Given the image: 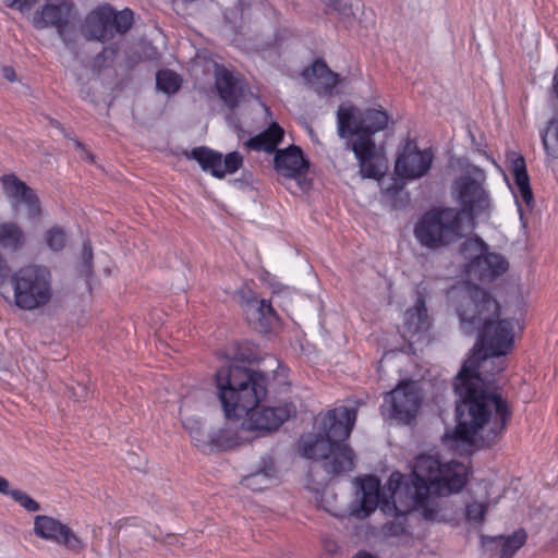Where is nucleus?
Returning <instances> with one entry per match:
<instances>
[{"mask_svg":"<svg viewBox=\"0 0 558 558\" xmlns=\"http://www.w3.org/2000/svg\"><path fill=\"white\" fill-rule=\"evenodd\" d=\"M192 422L186 421L183 423L184 427L187 429L191 439L194 441L195 446L204 449L206 445V440L204 438V433L202 432L199 426H192Z\"/></svg>","mask_w":558,"mask_h":558,"instance_id":"nucleus-39","label":"nucleus"},{"mask_svg":"<svg viewBox=\"0 0 558 558\" xmlns=\"http://www.w3.org/2000/svg\"><path fill=\"white\" fill-rule=\"evenodd\" d=\"M283 137L284 130L277 122H272L266 130L248 138L245 146L254 151L276 154L277 147L283 141Z\"/></svg>","mask_w":558,"mask_h":558,"instance_id":"nucleus-20","label":"nucleus"},{"mask_svg":"<svg viewBox=\"0 0 558 558\" xmlns=\"http://www.w3.org/2000/svg\"><path fill=\"white\" fill-rule=\"evenodd\" d=\"M181 85V76L172 70H159L156 74L157 89L167 95L175 94L180 89Z\"/></svg>","mask_w":558,"mask_h":558,"instance_id":"nucleus-26","label":"nucleus"},{"mask_svg":"<svg viewBox=\"0 0 558 558\" xmlns=\"http://www.w3.org/2000/svg\"><path fill=\"white\" fill-rule=\"evenodd\" d=\"M461 230L460 211L451 207H434L418 217L413 234L421 246L435 251L458 240Z\"/></svg>","mask_w":558,"mask_h":558,"instance_id":"nucleus-5","label":"nucleus"},{"mask_svg":"<svg viewBox=\"0 0 558 558\" xmlns=\"http://www.w3.org/2000/svg\"><path fill=\"white\" fill-rule=\"evenodd\" d=\"M25 235L22 228L14 222L0 223V246L5 250L19 251L23 247Z\"/></svg>","mask_w":558,"mask_h":558,"instance_id":"nucleus-24","label":"nucleus"},{"mask_svg":"<svg viewBox=\"0 0 558 558\" xmlns=\"http://www.w3.org/2000/svg\"><path fill=\"white\" fill-rule=\"evenodd\" d=\"M553 90L555 96L558 98V71H556L553 77Z\"/></svg>","mask_w":558,"mask_h":558,"instance_id":"nucleus-47","label":"nucleus"},{"mask_svg":"<svg viewBox=\"0 0 558 558\" xmlns=\"http://www.w3.org/2000/svg\"><path fill=\"white\" fill-rule=\"evenodd\" d=\"M187 157L196 160L203 171L217 179L233 174L243 166V157L239 151H231L223 158L221 153L207 146L193 148Z\"/></svg>","mask_w":558,"mask_h":558,"instance_id":"nucleus-14","label":"nucleus"},{"mask_svg":"<svg viewBox=\"0 0 558 558\" xmlns=\"http://www.w3.org/2000/svg\"><path fill=\"white\" fill-rule=\"evenodd\" d=\"M330 10L337 12L341 21L351 22L355 15L352 0H328L326 14Z\"/></svg>","mask_w":558,"mask_h":558,"instance_id":"nucleus-29","label":"nucleus"},{"mask_svg":"<svg viewBox=\"0 0 558 558\" xmlns=\"http://www.w3.org/2000/svg\"><path fill=\"white\" fill-rule=\"evenodd\" d=\"M356 135L352 150L357 160L373 159L376 155V144L373 134L366 132L348 133V137Z\"/></svg>","mask_w":558,"mask_h":558,"instance_id":"nucleus-25","label":"nucleus"},{"mask_svg":"<svg viewBox=\"0 0 558 558\" xmlns=\"http://www.w3.org/2000/svg\"><path fill=\"white\" fill-rule=\"evenodd\" d=\"M274 169L279 177L295 180L301 185L310 170V160L300 146L290 145L276 150Z\"/></svg>","mask_w":558,"mask_h":558,"instance_id":"nucleus-16","label":"nucleus"},{"mask_svg":"<svg viewBox=\"0 0 558 558\" xmlns=\"http://www.w3.org/2000/svg\"><path fill=\"white\" fill-rule=\"evenodd\" d=\"M488 510L487 502L473 501L466 505L465 518L470 522L482 523Z\"/></svg>","mask_w":558,"mask_h":558,"instance_id":"nucleus-32","label":"nucleus"},{"mask_svg":"<svg viewBox=\"0 0 558 558\" xmlns=\"http://www.w3.org/2000/svg\"><path fill=\"white\" fill-rule=\"evenodd\" d=\"M238 347H239V352H236L233 356H231L232 360L253 362L256 359V356L253 352H243L242 348L240 345H238Z\"/></svg>","mask_w":558,"mask_h":558,"instance_id":"nucleus-43","label":"nucleus"},{"mask_svg":"<svg viewBox=\"0 0 558 558\" xmlns=\"http://www.w3.org/2000/svg\"><path fill=\"white\" fill-rule=\"evenodd\" d=\"M93 258H94V254H93L92 243L89 240L84 241L83 248H82V267H83L82 271H84L86 275L92 274Z\"/></svg>","mask_w":558,"mask_h":558,"instance_id":"nucleus-38","label":"nucleus"},{"mask_svg":"<svg viewBox=\"0 0 558 558\" xmlns=\"http://www.w3.org/2000/svg\"><path fill=\"white\" fill-rule=\"evenodd\" d=\"M208 445L218 450H227L235 446V441L230 437L229 430L220 429L209 437Z\"/></svg>","mask_w":558,"mask_h":558,"instance_id":"nucleus-33","label":"nucleus"},{"mask_svg":"<svg viewBox=\"0 0 558 558\" xmlns=\"http://www.w3.org/2000/svg\"><path fill=\"white\" fill-rule=\"evenodd\" d=\"M304 77L314 85L320 96H329L339 83V75L332 72L323 60H315L311 68L303 73Z\"/></svg>","mask_w":558,"mask_h":558,"instance_id":"nucleus-18","label":"nucleus"},{"mask_svg":"<svg viewBox=\"0 0 558 558\" xmlns=\"http://www.w3.org/2000/svg\"><path fill=\"white\" fill-rule=\"evenodd\" d=\"M500 306L497 300L477 284L468 282L458 315L465 335L478 330V341L460 372L453 387L459 400L456 405L457 426L447 430L444 445L458 449L460 446L473 448L478 430L487 429L485 446H490L505 432L511 418L508 401L496 392L485 389L481 368L490 356L508 354L514 344V328L521 329L513 318L492 320L498 316Z\"/></svg>","mask_w":558,"mask_h":558,"instance_id":"nucleus-1","label":"nucleus"},{"mask_svg":"<svg viewBox=\"0 0 558 558\" xmlns=\"http://www.w3.org/2000/svg\"><path fill=\"white\" fill-rule=\"evenodd\" d=\"M353 558H375L372 554L365 550H359Z\"/></svg>","mask_w":558,"mask_h":558,"instance_id":"nucleus-48","label":"nucleus"},{"mask_svg":"<svg viewBox=\"0 0 558 558\" xmlns=\"http://www.w3.org/2000/svg\"><path fill=\"white\" fill-rule=\"evenodd\" d=\"M3 75H4L5 78H8L11 82H13L15 80V72L10 66H4L3 68Z\"/></svg>","mask_w":558,"mask_h":558,"instance_id":"nucleus-45","label":"nucleus"},{"mask_svg":"<svg viewBox=\"0 0 558 558\" xmlns=\"http://www.w3.org/2000/svg\"><path fill=\"white\" fill-rule=\"evenodd\" d=\"M12 490L13 489H10L9 481L4 477H0V493L11 496Z\"/></svg>","mask_w":558,"mask_h":558,"instance_id":"nucleus-44","label":"nucleus"},{"mask_svg":"<svg viewBox=\"0 0 558 558\" xmlns=\"http://www.w3.org/2000/svg\"><path fill=\"white\" fill-rule=\"evenodd\" d=\"M527 541V533L524 529H518L510 535L481 536V543L484 547L489 544H499L501 546L499 558H513L517 551L522 548Z\"/></svg>","mask_w":558,"mask_h":558,"instance_id":"nucleus-21","label":"nucleus"},{"mask_svg":"<svg viewBox=\"0 0 558 558\" xmlns=\"http://www.w3.org/2000/svg\"><path fill=\"white\" fill-rule=\"evenodd\" d=\"M542 143L549 156H556L558 151V123L550 122L547 131L542 134Z\"/></svg>","mask_w":558,"mask_h":558,"instance_id":"nucleus-31","label":"nucleus"},{"mask_svg":"<svg viewBox=\"0 0 558 558\" xmlns=\"http://www.w3.org/2000/svg\"><path fill=\"white\" fill-rule=\"evenodd\" d=\"M74 15L75 5L72 0H46L34 14V26L37 29L56 27L60 38L68 45L65 33Z\"/></svg>","mask_w":558,"mask_h":558,"instance_id":"nucleus-15","label":"nucleus"},{"mask_svg":"<svg viewBox=\"0 0 558 558\" xmlns=\"http://www.w3.org/2000/svg\"><path fill=\"white\" fill-rule=\"evenodd\" d=\"M507 160L510 162V172L513 175L520 197L526 206H531L534 201V195L524 157L517 151H509L507 154Z\"/></svg>","mask_w":558,"mask_h":558,"instance_id":"nucleus-19","label":"nucleus"},{"mask_svg":"<svg viewBox=\"0 0 558 558\" xmlns=\"http://www.w3.org/2000/svg\"><path fill=\"white\" fill-rule=\"evenodd\" d=\"M501 371H502V367H499V368L496 371V373H499V372H501Z\"/></svg>","mask_w":558,"mask_h":558,"instance_id":"nucleus-51","label":"nucleus"},{"mask_svg":"<svg viewBox=\"0 0 558 558\" xmlns=\"http://www.w3.org/2000/svg\"><path fill=\"white\" fill-rule=\"evenodd\" d=\"M76 146H77V147H81V146H82V144H81L80 142H76Z\"/></svg>","mask_w":558,"mask_h":558,"instance_id":"nucleus-50","label":"nucleus"},{"mask_svg":"<svg viewBox=\"0 0 558 558\" xmlns=\"http://www.w3.org/2000/svg\"><path fill=\"white\" fill-rule=\"evenodd\" d=\"M338 133L340 137L347 138L348 133L366 132L376 134L384 131L390 121V116L380 106L367 108L364 111L353 106H340L337 111Z\"/></svg>","mask_w":558,"mask_h":558,"instance_id":"nucleus-8","label":"nucleus"},{"mask_svg":"<svg viewBox=\"0 0 558 558\" xmlns=\"http://www.w3.org/2000/svg\"><path fill=\"white\" fill-rule=\"evenodd\" d=\"M45 242L53 252L62 251L68 243V233L61 226H52L45 233Z\"/></svg>","mask_w":558,"mask_h":558,"instance_id":"nucleus-28","label":"nucleus"},{"mask_svg":"<svg viewBox=\"0 0 558 558\" xmlns=\"http://www.w3.org/2000/svg\"><path fill=\"white\" fill-rule=\"evenodd\" d=\"M216 88L219 97L230 109L239 106L243 97L241 80L232 71L221 68L216 73Z\"/></svg>","mask_w":558,"mask_h":558,"instance_id":"nucleus-17","label":"nucleus"},{"mask_svg":"<svg viewBox=\"0 0 558 558\" xmlns=\"http://www.w3.org/2000/svg\"><path fill=\"white\" fill-rule=\"evenodd\" d=\"M7 271H8L7 260L0 253V277H2Z\"/></svg>","mask_w":558,"mask_h":558,"instance_id":"nucleus-46","label":"nucleus"},{"mask_svg":"<svg viewBox=\"0 0 558 558\" xmlns=\"http://www.w3.org/2000/svg\"><path fill=\"white\" fill-rule=\"evenodd\" d=\"M33 531L37 537L59 545L74 555L81 554L85 548L84 541L68 524L53 517L36 515Z\"/></svg>","mask_w":558,"mask_h":558,"instance_id":"nucleus-10","label":"nucleus"},{"mask_svg":"<svg viewBox=\"0 0 558 558\" xmlns=\"http://www.w3.org/2000/svg\"><path fill=\"white\" fill-rule=\"evenodd\" d=\"M119 52L117 44L104 47L102 50L96 56L95 63L99 68L109 66L113 62Z\"/></svg>","mask_w":558,"mask_h":558,"instance_id":"nucleus-35","label":"nucleus"},{"mask_svg":"<svg viewBox=\"0 0 558 558\" xmlns=\"http://www.w3.org/2000/svg\"><path fill=\"white\" fill-rule=\"evenodd\" d=\"M134 14L131 9L116 11L105 3L96 7L85 17L82 31L89 40L107 43L116 35H124L133 25Z\"/></svg>","mask_w":558,"mask_h":558,"instance_id":"nucleus-7","label":"nucleus"},{"mask_svg":"<svg viewBox=\"0 0 558 558\" xmlns=\"http://www.w3.org/2000/svg\"><path fill=\"white\" fill-rule=\"evenodd\" d=\"M268 477V474H266L265 472H257L255 474H252L250 476H247L245 478V484L247 487H252L253 489H262L263 487L262 486H258L257 487V484H258V480L259 478H267Z\"/></svg>","mask_w":558,"mask_h":558,"instance_id":"nucleus-42","label":"nucleus"},{"mask_svg":"<svg viewBox=\"0 0 558 558\" xmlns=\"http://www.w3.org/2000/svg\"><path fill=\"white\" fill-rule=\"evenodd\" d=\"M484 194L482 186L475 180L470 178L462 180L458 187L462 211L471 214L483 202Z\"/></svg>","mask_w":558,"mask_h":558,"instance_id":"nucleus-23","label":"nucleus"},{"mask_svg":"<svg viewBox=\"0 0 558 558\" xmlns=\"http://www.w3.org/2000/svg\"><path fill=\"white\" fill-rule=\"evenodd\" d=\"M360 165V172L363 178L378 179L381 175L380 169L373 162V159L357 160Z\"/></svg>","mask_w":558,"mask_h":558,"instance_id":"nucleus-37","label":"nucleus"},{"mask_svg":"<svg viewBox=\"0 0 558 558\" xmlns=\"http://www.w3.org/2000/svg\"><path fill=\"white\" fill-rule=\"evenodd\" d=\"M405 518L397 519L386 523L381 531L385 537L410 538L411 532L405 522Z\"/></svg>","mask_w":558,"mask_h":558,"instance_id":"nucleus-30","label":"nucleus"},{"mask_svg":"<svg viewBox=\"0 0 558 558\" xmlns=\"http://www.w3.org/2000/svg\"><path fill=\"white\" fill-rule=\"evenodd\" d=\"M407 320L409 325L414 326L415 331H421L428 327L427 307L424 299H417L415 305L407 311Z\"/></svg>","mask_w":558,"mask_h":558,"instance_id":"nucleus-27","label":"nucleus"},{"mask_svg":"<svg viewBox=\"0 0 558 558\" xmlns=\"http://www.w3.org/2000/svg\"><path fill=\"white\" fill-rule=\"evenodd\" d=\"M434 161L430 148L420 149L416 140L407 138L396 159L395 172L405 180L423 178L428 173Z\"/></svg>","mask_w":558,"mask_h":558,"instance_id":"nucleus-11","label":"nucleus"},{"mask_svg":"<svg viewBox=\"0 0 558 558\" xmlns=\"http://www.w3.org/2000/svg\"><path fill=\"white\" fill-rule=\"evenodd\" d=\"M260 320L268 326L278 320V315L270 301L262 299L257 308Z\"/></svg>","mask_w":558,"mask_h":558,"instance_id":"nucleus-36","label":"nucleus"},{"mask_svg":"<svg viewBox=\"0 0 558 558\" xmlns=\"http://www.w3.org/2000/svg\"><path fill=\"white\" fill-rule=\"evenodd\" d=\"M11 497L14 501L20 504L25 510L29 512H36L40 509V505L33 499L28 494L21 489H13Z\"/></svg>","mask_w":558,"mask_h":558,"instance_id":"nucleus-34","label":"nucleus"},{"mask_svg":"<svg viewBox=\"0 0 558 558\" xmlns=\"http://www.w3.org/2000/svg\"><path fill=\"white\" fill-rule=\"evenodd\" d=\"M13 303L23 311L46 306L52 299V278L48 267L29 264L19 268L10 277Z\"/></svg>","mask_w":558,"mask_h":558,"instance_id":"nucleus-6","label":"nucleus"},{"mask_svg":"<svg viewBox=\"0 0 558 558\" xmlns=\"http://www.w3.org/2000/svg\"><path fill=\"white\" fill-rule=\"evenodd\" d=\"M385 403L390 405V416L409 424L415 418L422 403V393L413 380H403L385 396Z\"/></svg>","mask_w":558,"mask_h":558,"instance_id":"nucleus-12","label":"nucleus"},{"mask_svg":"<svg viewBox=\"0 0 558 558\" xmlns=\"http://www.w3.org/2000/svg\"><path fill=\"white\" fill-rule=\"evenodd\" d=\"M476 250L480 254L470 259L465 266L466 274L480 281H493L502 276L509 267L506 258L498 253L488 252V245L480 238L468 239L462 251Z\"/></svg>","mask_w":558,"mask_h":558,"instance_id":"nucleus-9","label":"nucleus"},{"mask_svg":"<svg viewBox=\"0 0 558 558\" xmlns=\"http://www.w3.org/2000/svg\"><path fill=\"white\" fill-rule=\"evenodd\" d=\"M289 372L290 369L282 364L281 362H277V367L275 369V378L279 379V383L281 385H289L288 378H289Z\"/></svg>","mask_w":558,"mask_h":558,"instance_id":"nucleus-41","label":"nucleus"},{"mask_svg":"<svg viewBox=\"0 0 558 558\" xmlns=\"http://www.w3.org/2000/svg\"><path fill=\"white\" fill-rule=\"evenodd\" d=\"M362 492L361 509L364 515H369L380 502V482L374 475H366L359 480Z\"/></svg>","mask_w":558,"mask_h":558,"instance_id":"nucleus-22","label":"nucleus"},{"mask_svg":"<svg viewBox=\"0 0 558 558\" xmlns=\"http://www.w3.org/2000/svg\"><path fill=\"white\" fill-rule=\"evenodd\" d=\"M470 471L458 461L442 462L438 454L421 453L410 476L399 471L390 474L387 486L398 513L418 510L427 521H440L439 508L429 500L430 493L448 496L461 492Z\"/></svg>","mask_w":558,"mask_h":558,"instance_id":"nucleus-2","label":"nucleus"},{"mask_svg":"<svg viewBox=\"0 0 558 558\" xmlns=\"http://www.w3.org/2000/svg\"><path fill=\"white\" fill-rule=\"evenodd\" d=\"M135 520H136V518H123L119 521L120 527H122L123 525H126V524H135Z\"/></svg>","mask_w":558,"mask_h":558,"instance_id":"nucleus-49","label":"nucleus"},{"mask_svg":"<svg viewBox=\"0 0 558 558\" xmlns=\"http://www.w3.org/2000/svg\"><path fill=\"white\" fill-rule=\"evenodd\" d=\"M215 381L226 417H244L242 427L256 432L257 436L277 430L296 413L292 402L258 407L267 395V377L262 372L236 365L222 366L216 372Z\"/></svg>","mask_w":558,"mask_h":558,"instance_id":"nucleus-3","label":"nucleus"},{"mask_svg":"<svg viewBox=\"0 0 558 558\" xmlns=\"http://www.w3.org/2000/svg\"><path fill=\"white\" fill-rule=\"evenodd\" d=\"M355 421L356 410L343 405L319 413L315 418L318 434L303 442V457L322 460L328 474L339 475L353 470L355 454L347 439Z\"/></svg>","mask_w":558,"mask_h":558,"instance_id":"nucleus-4","label":"nucleus"},{"mask_svg":"<svg viewBox=\"0 0 558 558\" xmlns=\"http://www.w3.org/2000/svg\"><path fill=\"white\" fill-rule=\"evenodd\" d=\"M0 183L3 194L13 211L16 213L22 206H25L28 219L33 220L40 217L41 205L38 195L15 173L1 175Z\"/></svg>","mask_w":558,"mask_h":558,"instance_id":"nucleus-13","label":"nucleus"},{"mask_svg":"<svg viewBox=\"0 0 558 558\" xmlns=\"http://www.w3.org/2000/svg\"><path fill=\"white\" fill-rule=\"evenodd\" d=\"M39 0H2V2L11 9H16L21 12L29 11Z\"/></svg>","mask_w":558,"mask_h":558,"instance_id":"nucleus-40","label":"nucleus"}]
</instances>
